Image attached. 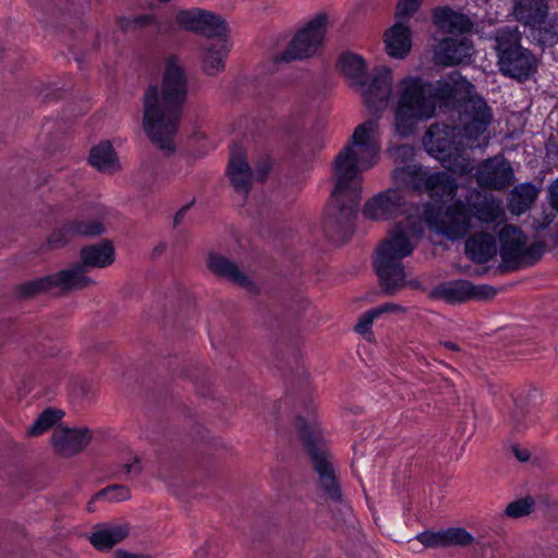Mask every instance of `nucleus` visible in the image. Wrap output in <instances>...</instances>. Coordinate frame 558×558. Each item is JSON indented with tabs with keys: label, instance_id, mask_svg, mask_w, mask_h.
Listing matches in <instances>:
<instances>
[{
	"label": "nucleus",
	"instance_id": "obj_31",
	"mask_svg": "<svg viewBox=\"0 0 558 558\" xmlns=\"http://www.w3.org/2000/svg\"><path fill=\"white\" fill-rule=\"evenodd\" d=\"M539 190L530 182L515 185L509 194V210L513 215L527 211L538 196Z\"/></svg>",
	"mask_w": 558,
	"mask_h": 558
},
{
	"label": "nucleus",
	"instance_id": "obj_24",
	"mask_svg": "<svg viewBox=\"0 0 558 558\" xmlns=\"http://www.w3.org/2000/svg\"><path fill=\"white\" fill-rule=\"evenodd\" d=\"M511 14L523 26L534 25L547 17L548 0H513Z\"/></svg>",
	"mask_w": 558,
	"mask_h": 558
},
{
	"label": "nucleus",
	"instance_id": "obj_52",
	"mask_svg": "<svg viewBox=\"0 0 558 558\" xmlns=\"http://www.w3.org/2000/svg\"><path fill=\"white\" fill-rule=\"evenodd\" d=\"M266 173H267V169L263 170V172H262V174H260V178H259V179H260V180H264V178H265Z\"/></svg>",
	"mask_w": 558,
	"mask_h": 558
},
{
	"label": "nucleus",
	"instance_id": "obj_27",
	"mask_svg": "<svg viewBox=\"0 0 558 558\" xmlns=\"http://www.w3.org/2000/svg\"><path fill=\"white\" fill-rule=\"evenodd\" d=\"M81 265L85 266L87 270L93 268H105L111 265L114 260V248L109 241L90 244L82 247L81 250Z\"/></svg>",
	"mask_w": 558,
	"mask_h": 558
},
{
	"label": "nucleus",
	"instance_id": "obj_34",
	"mask_svg": "<svg viewBox=\"0 0 558 558\" xmlns=\"http://www.w3.org/2000/svg\"><path fill=\"white\" fill-rule=\"evenodd\" d=\"M89 162L101 172L111 173L119 168V161L112 145L109 142L100 143L92 148Z\"/></svg>",
	"mask_w": 558,
	"mask_h": 558
},
{
	"label": "nucleus",
	"instance_id": "obj_42",
	"mask_svg": "<svg viewBox=\"0 0 558 558\" xmlns=\"http://www.w3.org/2000/svg\"><path fill=\"white\" fill-rule=\"evenodd\" d=\"M388 155L395 162H408L414 157V147L409 144L396 145L388 148Z\"/></svg>",
	"mask_w": 558,
	"mask_h": 558
},
{
	"label": "nucleus",
	"instance_id": "obj_33",
	"mask_svg": "<svg viewBox=\"0 0 558 558\" xmlns=\"http://www.w3.org/2000/svg\"><path fill=\"white\" fill-rule=\"evenodd\" d=\"M340 71L352 87L363 85L366 78V65L362 57L354 53H343L339 60Z\"/></svg>",
	"mask_w": 558,
	"mask_h": 558
},
{
	"label": "nucleus",
	"instance_id": "obj_9",
	"mask_svg": "<svg viewBox=\"0 0 558 558\" xmlns=\"http://www.w3.org/2000/svg\"><path fill=\"white\" fill-rule=\"evenodd\" d=\"M526 235L518 227L505 226L499 232L500 256L504 266L510 270L534 265L544 253L542 242L526 245Z\"/></svg>",
	"mask_w": 558,
	"mask_h": 558
},
{
	"label": "nucleus",
	"instance_id": "obj_11",
	"mask_svg": "<svg viewBox=\"0 0 558 558\" xmlns=\"http://www.w3.org/2000/svg\"><path fill=\"white\" fill-rule=\"evenodd\" d=\"M425 222L445 234L450 240L464 238L470 229L472 221V213L469 206L460 199L448 206L445 211L440 213L439 208L433 204H426L423 210Z\"/></svg>",
	"mask_w": 558,
	"mask_h": 558
},
{
	"label": "nucleus",
	"instance_id": "obj_54",
	"mask_svg": "<svg viewBox=\"0 0 558 558\" xmlns=\"http://www.w3.org/2000/svg\"><path fill=\"white\" fill-rule=\"evenodd\" d=\"M515 425H517L518 428H521V423H520L519 420L515 421Z\"/></svg>",
	"mask_w": 558,
	"mask_h": 558
},
{
	"label": "nucleus",
	"instance_id": "obj_13",
	"mask_svg": "<svg viewBox=\"0 0 558 558\" xmlns=\"http://www.w3.org/2000/svg\"><path fill=\"white\" fill-rule=\"evenodd\" d=\"M327 15H316L304 28L299 31L286 50L275 57V62H291L313 56L323 44Z\"/></svg>",
	"mask_w": 558,
	"mask_h": 558
},
{
	"label": "nucleus",
	"instance_id": "obj_4",
	"mask_svg": "<svg viewBox=\"0 0 558 558\" xmlns=\"http://www.w3.org/2000/svg\"><path fill=\"white\" fill-rule=\"evenodd\" d=\"M422 232L421 220L408 217L398 222L379 245L374 265L386 294L392 295L404 287L405 271L402 259L413 253L415 240Z\"/></svg>",
	"mask_w": 558,
	"mask_h": 558
},
{
	"label": "nucleus",
	"instance_id": "obj_50",
	"mask_svg": "<svg viewBox=\"0 0 558 558\" xmlns=\"http://www.w3.org/2000/svg\"><path fill=\"white\" fill-rule=\"evenodd\" d=\"M187 208H189V207H187V206H185V207L181 208V209L175 214L174 219H173V222H174V225H175V226L180 223V221H181V220H182V218L184 217V215H185V213H186Z\"/></svg>",
	"mask_w": 558,
	"mask_h": 558
},
{
	"label": "nucleus",
	"instance_id": "obj_16",
	"mask_svg": "<svg viewBox=\"0 0 558 558\" xmlns=\"http://www.w3.org/2000/svg\"><path fill=\"white\" fill-rule=\"evenodd\" d=\"M175 22L179 27L206 37H225L228 35V26L220 16L202 9L182 10L178 12Z\"/></svg>",
	"mask_w": 558,
	"mask_h": 558
},
{
	"label": "nucleus",
	"instance_id": "obj_5",
	"mask_svg": "<svg viewBox=\"0 0 558 558\" xmlns=\"http://www.w3.org/2000/svg\"><path fill=\"white\" fill-rule=\"evenodd\" d=\"M295 427L318 477V488L333 502L342 500V492L336 474L333 459L319 429L302 416L295 420Z\"/></svg>",
	"mask_w": 558,
	"mask_h": 558
},
{
	"label": "nucleus",
	"instance_id": "obj_1",
	"mask_svg": "<svg viewBox=\"0 0 558 558\" xmlns=\"http://www.w3.org/2000/svg\"><path fill=\"white\" fill-rule=\"evenodd\" d=\"M378 125L367 121L357 125L351 141L332 163L335 187L326 208L324 228L328 235L351 233L362 194V173L377 162L380 145Z\"/></svg>",
	"mask_w": 558,
	"mask_h": 558
},
{
	"label": "nucleus",
	"instance_id": "obj_30",
	"mask_svg": "<svg viewBox=\"0 0 558 558\" xmlns=\"http://www.w3.org/2000/svg\"><path fill=\"white\" fill-rule=\"evenodd\" d=\"M87 270L84 265L76 263L71 267L60 270L52 276L53 287H60L64 290L83 289L94 281L87 277Z\"/></svg>",
	"mask_w": 558,
	"mask_h": 558
},
{
	"label": "nucleus",
	"instance_id": "obj_25",
	"mask_svg": "<svg viewBox=\"0 0 558 558\" xmlns=\"http://www.w3.org/2000/svg\"><path fill=\"white\" fill-rule=\"evenodd\" d=\"M529 38L532 44L542 49L551 48L558 44V15L548 14L542 22L527 25Z\"/></svg>",
	"mask_w": 558,
	"mask_h": 558
},
{
	"label": "nucleus",
	"instance_id": "obj_8",
	"mask_svg": "<svg viewBox=\"0 0 558 558\" xmlns=\"http://www.w3.org/2000/svg\"><path fill=\"white\" fill-rule=\"evenodd\" d=\"M392 180L402 186H410L420 194H427L436 202L453 199L457 195V180L446 171L429 172L417 165L397 167Z\"/></svg>",
	"mask_w": 558,
	"mask_h": 558
},
{
	"label": "nucleus",
	"instance_id": "obj_44",
	"mask_svg": "<svg viewBox=\"0 0 558 558\" xmlns=\"http://www.w3.org/2000/svg\"><path fill=\"white\" fill-rule=\"evenodd\" d=\"M444 531L438 532H423L417 535V539L425 547L444 546Z\"/></svg>",
	"mask_w": 558,
	"mask_h": 558
},
{
	"label": "nucleus",
	"instance_id": "obj_35",
	"mask_svg": "<svg viewBox=\"0 0 558 558\" xmlns=\"http://www.w3.org/2000/svg\"><path fill=\"white\" fill-rule=\"evenodd\" d=\"M226 37H217L218 43L205 48L203 54V69L209 75H215L225 68V58L228 53Z\"/></svg>",
	"mask_w": 558,
	"mask_h": 558
},
{
	"label": "nucleus",
	"instance_id": "obj_3",
	"mask_svg": "<svg viewBox=\"0 0 558 558\" xmlns=\"http://www.w3.org/2000/svg\"><path fill=\"white\" fill-rule=\"evenodd\" d=\"M471 88L458 71L435 83L418 76L404 77L395 112L396 132L402 137L411 135L420 121L435 116L437 107L448 106L459 93Z\"/></svg>",
	"mask_w": 558,
	"mask_h": 558
},
{
	"label": "nucleus",
	"instance_id": "obj_49",
	"mask_svg": "<svg viewBox=\"0 0 558 558\" xmlns=\"http://www.w3.org/2000/svg\"><path fill=\"white\" fill-rule=\"evenodd\" d=\"M116 558H151V556L147 554H133L123 550H118L116 553Z\"/></svg>",
	"mask_w": 558,
	"mask_h": 558
},
{
	"label": "nucleus",
	"instance_id": "obj_14",
	"mask_svg": "<svg viewBox=\"0 0 558 558\" xmlns=\"http://www.w3.org/2000/svg\"><path fill=\"white\" fill-rule=\"evenodd\" d=\"M408 207L405 191L401 187H390L366 201L362 214L367 219L384 221L405 214Z\"/></svg>",
	"mask_w": 558,
	"mask_h": 558
},
{
	"label": "nucleus",
	"instance_id": "obj_37",
	"mask_svg": "<svg viewBox=\"0 0 558 558\" xmlns=\"http://www.w3.org/2000/svg\"><path fill=\"white\" fill-rule=\"evenodd\" d=\"M52 288H54L52 276L48 275L20 284L16 291L20 298H32Z\"/></svg>",
	"mask_w": 558,
	"mask_h": 558
},
{
	"label": "nucleus",
	"instance_id": "obj_36",
	"mask_svg": "<svg viewBox=\"0 0 558 558\" xmlns=\"http://www.w3.org/2000/svg\"><path fill=\"white\" fill-rule=\"evenodd\" d=\"M119 24L123 31H132L154 25L156 31L160 34L167 33L171 28L170 23L168 28H165L161 24L157 23L155 16L150 14L124 17L119 21Z\"/></svg>",
	"mask_w": 558,
	"mask_h": 558
},
{
	"label": "nucleus",
	"instance_id": "obj_47",
	"mask_svg": "<svg viewBox=\"0 0 558 558\" xmlns=\"http://www.w3.org/2000/svg\"><path fill=\"white\" fill-rule=\"evenodd\" d=\"M549 203L558 211V178L548 187Z\"/></svg>",
	"mask_w": 558,
	"mask_h": 558
},
{
	"label": "nucleus",
	"instance_id": "obj_23",
	"mask_svg": "<svg viewBox=\"0 0 558 558\" xmlns=\"http://www.w3.org/2000/svg\"><path fill=\"white\" fill-rule=\"evenodd\" d=\"M465 199L469 203L471 213L474 211V216L481 222L501 223L505 220V210L497 197L482 195L480 192L473 191Z\"/></svg>",
	"mask_w": 558,
	"mask_h": 558
},
{
	"label": "nucleus",
	"instance_id": "obj_15",
	"mask_svg": "<svg viewBox=\"0 0 558 558\" xmlns=\"http://www.w3.org/2000/svg\"><path fill=\"white\" fill-rule=\"evenodd\" d=\"M496 293V289L492 286H475L469 280L459 279L438 284L430 292V296L456 304L469 300H488L494 298Z\"/></svg>",
	"mask_w": 558,
	"mask_h": 558
},
{
	"label": "nucleus",
	"instance_id": "obj_38",
	"mask_svg": "<svg viewBox=\"0 0 558 558\" xmlns=\"http://www.w3.org/2000/svg\"><path fill=\"white\" fill-rule=\"evenodd\" d=\"M61 412L52 409H46L37 420L27 428L28 436H39L52 427L60 418Z\"/></svg>",
	"mask_w": 558,
	"mask_h": 558
},
{
	"label": "nucleus",
	"instance_id": "obj_2",
	"mask_svg": "<svg viewBox=\"0 0 558 558\" xmlns=\"http://www.w3.org/2000/svg\"><path fill=\"white\" fill-rule=\"evenodd\" d=\"M187 98V78L178 59L167 60L160 87L149 86L143 97V130L167 155L175 150L183 105Z\"/></svg>",
	"mask_w": 558,
	"mask_h": 558
},
{
	"label": "nucleus",
	"instance_id": "obj_26",
	"mask_svg": "<svg viewBox=\"0 0 558 558\" xmlns=\"http://www.w3.org/2000/svg\"><path fill=\"white\" fill-rule=\"evenodd\" d=\"M434 23L450 34H463L473 27L472 21L464 14L458 13L447 7H438L433 11Z\"/></svg>",
	"mask_w": 558,
	"mask_h": 558
},
{
	"label": "nucleus",
	"instance_id": "obj_10",
	"mask_svg": "<svg viewBox=\"0 0 558 558\" xmlns=\"http://www.w3.org/2000/svg\"><path fill=\"white\" fill-rule=\"evenodd\" d=\"M461 100L459 105L458 123L456 124L466 141L474 145V142L482 136L493 121V112L487 102L475 93V87L469 93L461 92L453 99Z\"/></svg>",
	"mask_w": 558,
	"mask_h": 558
},
{
	"label": "nucleus",
	"instance_id": "obj_53",
	"mask_svg": "<svg viewBox=\"0 0 558 558\" xmlns=\"http://www.w3.org/2000/svg\"><path fill=\"white\" fill-rule=\"evenodd\" d=\"M163 248H165L163 245H160L159 247H157L155 250V252L161 253L163 251Z\"/></svg>",
	"mask_w": 558,
	"mask_h": 558
},
{
	"label": "nucleus",
	"instance_id": "obj_40",
	"mask_svg": "<svg viewBox=\"0 0 558 558\" xmlns=\"http://www.w3.org/2000/svg\"><path fill=\"white\" fill-rule=\"evenodd\" d=\"M105 498L110 501H121L130 498V490L124 485H110L106 488L99 490L95 496L94 499H100Z\"/></svg>",
	"mask_w": 558,
	"mask_h": 558
},
{
	"label": "nucleus",
	"instance_id": "obj_12",
	"mask_svg": "<svg viewBox=\"0 0 558 558\" xmlns=\"http://www.w3.org/2000/svg\"><path fill=\"white\" fill-rule=\"evenodd\" d=\"M421 0H399L396 23L384 34L385 50L389 57L403 59L411 51V32L407 22L418 10Z\"/></svg>",
	"mask_w": 558,
	"mask_h": 558
},
{
	"label": "nucleus",
	"instance_id": "obj_6",
	"mask_svg": "<svg viewBox=\"0 0 558 558\" xmlns=\"http://www.w3.org/2000/svg\"><path fill=\"white\" fill-rule=\"evenodd\" d=\"M428 153L453 173L468 174L473 170L470 159L463 156L465 146L472 147L457 125L434 123L424 138Z\"/></svg>",
	"mask_w": 558,
	"mask_h": 558
},
{
	"label": "nucleus",
	"instance_id": "obj_7",
	"mask_svg": "<svg viewBox=\"0 0 558 558\" xmlns=\"http://www.w3.org/2000/svg\"><path fill=\"white\" fill-rule=\"evenodd\" d=\"M494 38L498 66L504 75L522 82L536 72V57L521 45L522 33L518 26L499 27Z\"/></svg>",
	"mask_w": 558,
	"mask_h": 558
},
{
	"label": "nucleus",
	"instance_id": "obj_29",
	"mask_svg": "<svg viewBox=\"0 0 558 558\" xmlns=\"http://www.w3.org/2000/svg\"><path fill=\"white\" fill-rule=\"evenodd\" d=\"M465 253L475 263H487L497 253L495 236L489 233L474 234L465 242Z\"/></svg>",
	"mask_w": 558,
	"mask_h": 558
},
{
	"label": "nucleus",
	"instance_id": "obj_41",
	"mask_svg": "<svg viewBox=\"0 0 558 558\" xmlns=\"http://www.w3.org/2000/svg\"><path fill=\"white\" fill-rule=\"evenodd\" d=\"M534 506V500L531 497H526L523 499H519L510 502L505 513L510 518H520L522 515L529 514Z\"/></svg>",
	"mask_w": 558,
	"mask_h": 558
},
{
	"label": "nucleus",
	"instance_id": "obj_48",
	"mask_svg": "<svg viewBox=\"0 0 558 558\" xmlns=\"http://www.w3.org/2000/svg\"><path fill=\"white\" fill-rule=\"evenodd\" d=\"M511 450L514 454V457L520 461V462H526L530 460V457H531V452L527 448H524V447H520L519 445H513L511 447Z\"/></svg>",
	"mask_w": 558,
	"mask_h": 558
},
{
	"label": "nucleus",
	"instance_id": "obj_51",
	"mask_svg": "<svg viewBox=\"0 0 558 558\" xmlns=\"http://www.w3.org/2000/svg\"><path fill=\"white\" fill-rule=\"evenodd\" d=\"M444 345L447 349L452 350V351H458L459 350V347L454 342L447 341V342L444 343Z\"/></svg>",
	"mask_w": 558,
	"mask_h": 558
},
{
	"label": "nucleus",
	"instance_id": "obj_20",
	"mask_svg": "<svg viewBox=\"0 0 558 558\" xmlns=\"http://www.w3.org/2000/svg\"><path fill=\"white\" fill-rule=\"evenodd\" d=\"M206 264L214 275L245 289L248 292H257V287L254 281L244 271H242L233 260L226 256L210 252L207 256Z\"/></svg>",
	"mask_w": 558,
	"mask_h": 558
},
{
	"label": "nucleus",
	"instance_id": "obj_32",
	"mask_svg": "<svg viewBox=\"0 0 558 558\" xmlns=\"http://www.w3.org/2000/svg\"><path fill=\"white\" fill-rule=\"evenodd\" d=\"M128 531L120 525H102L89 535V542L98 550H109L122 542Z\"/></svg>",
	"mask_w": 558,
	"mask_h": 558
},
{
	"label": "nucleus",
	"instance_id": "obj_28",
	"mask_svg": "<svg viewBox=\"0 0 558 558\" xmlns=\"http://www.w3.org/2000/svg\"><path fill=\"white\" fill-rule=\"evenodd\" d=\"M228 173L235 191L247 195L252 186V169L241 151H236L235 148L231 153Z\"/></svg>",
	"mask_w": 558,
	"mask_h": 558
},
{
	"label": "nucleus",
	"instance_id": "obj_46",
	"mask_svg": "<svg viewBox=\"0 0 558 558\" xmlns=\"http://www.w3.org/2000/svg\"><path fill=\"white\" fill-rule=\"evenodd\" d=\"M122 472L131 477L137 476L142 472V466L137 458L132 463H124L122 465Z\"/></svg>",
	"mask_w": 558,
	"mask_h": 558
},
{
	"label": "nucleus",
	"instance_id": "obj_39",
	"mask_svg": "<svg viewBox=\"0 0 558 558\" xmlns=\"http://www.w3.org/2000/svg\"><path fill=\"white\" fill-rule=\"evenodd\" d=\"M444 531V546H465L473 542V536L462 527H449Z\"/></svg>",
	"mask_w": 558,
	"mask_h": 558
},
{
	"label": "nucleus",
	"instance_id": "obj_17",
	"mask_svg": "<svg viewBox=\"0 0 558 558\" xmlns=\"http://www.w3.org/2000/svg\"><path fill=\"white\" fill-rule=\"evenodd\" d=\"M475 177L480 186L496 191L508 189L514 181L513 169L501 155L482 161Z\"/></svg>",
	"mask_w": 558,
	"mask_h": 558
},
{
	"label": "nucleus",
	"instance_id": "obj_22",
	"mask_svg": "<svg viewBox=\"0 0 558 558\" xmlns=\"http://www.w3.org/2000/svg\"><path fill=\"white\" fill-rule=\"evenodd\" d=\"M90 439L92 434L87 428L71 429L59 426L52 433L51 444L60 456L72 457L81 452Z\"/></svg>",
	"mask_w": 558,
	"mask_h": 558
},
{
	"label": "nucleus",
	"instance_id": "obj_18",
	"mask_svg": "<svg viewBox=\"0 0 558 558\" xmlns=\"http://www.w3.org/2000/svg\"><path fill=\"white\" fill-rule=\"evenodd\" d=\"M392 73L385 65L377 66L374 70L372 80L365 78L363 85L357 89L362 94L365 105L373 111H380L386 108L391 95Z\"/></svg>",
	"mask_w": 558,
	"mask_h": 558
},
{
	"label": "nucleus",
	"instance_id": "obj_19",
	"mask_svg": "<svg viewBox=\"0 0 558 558\" xmlns=\"http://www.w3.org/2000/svg\"><path fill=\"white\" fill-rule=\"evenodd\" d=\"M105 226L97 219L73 218L56 228L48 238L51 247H62L75 238H94L105 232Z\"/></svg>",
	"mask_w": 558,
	"mask_h": 558
},
{
	"label": "nucleus",
	"instance_id": "obj_21",
	"mask_svg": "<svg viewBox=\"0 0 558 558\" xmlns=\"http://www.w3.org/2000/svg\"><path fill=\"white\" fill-rule=\"evenodd\" d=\"M474 54L473 44L465 37H448L442 39L435 49V60L441 65L470 63Z\"/></svg>",
	"mask_w": 558,
	"mask_h": 558
},
{
	"label": "nucleus",
	"instance_id": "obj_43",
	"mask_svg": "<svg viewBox=\"0 0 558 558\" xmlns=\"http://www.w3.org/2000/svg\"><path fill=\"white\" fill-rule=\"evenodd\" d=\"M377 317H379V315L377 314L375 307L363 313L360 316L357 324L355 325V330L362 335L367 333L371 330L374 319Z\"/></svg>",
	"mask_w": 558,
	"mask_h": 558
},
{
	"label": "nucleus",
	"instance_id": "obj_45",
	"mask_svg": "<svg viewBox=\"0 0 558 558\" xmlns=\"http://www.w3.org/2000/svg\"><path fill=\"white\" fill-rule=\"evenodd\" d=\"M377 314L380 316L385 313H404V307L396 303H384L375 307Z\"/></svg>",
	"mask_w": 558,
	"mask_h": 558
}]
</instances>
